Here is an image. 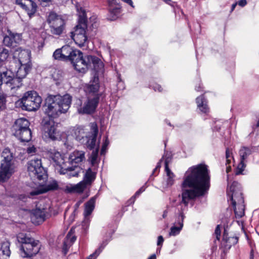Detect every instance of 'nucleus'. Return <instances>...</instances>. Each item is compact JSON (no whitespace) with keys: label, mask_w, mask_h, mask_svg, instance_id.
Masks as SVG:
<instances>
[{"label":"nucleus","mask_w":259,"mask_h":259,"mask_svg":"<svg viewBox=\"0 0 259 259\" xmlns=\"http://www.w3.org/2000/svg\"><path fill=\"white\" fill-rule=\"evenodd\" d=\"M210 187V176L207 166L199 164L190 167L186 172L181 184L182 202L184 207L179 209L178 217L174 225L170 228L169 236H176L182 230L185 218L184 211L191 200L204 195Z\"/></svg>","instance_id":"f257e3e1"},{"label":"nucleus","mask_w":259,"mask_h":259,"mask_svg":"<svg viewBox=\"0 0 259 259\" xmlns=\"http://www.w3.org/2000/svg\"><path fill=\"white\" fill-rule=\"evenodd\" d=\"M71 103V97L68 94L63 96L50 95L46 99L45 113L50 117L57 118L67 111Z\"/></svg>","instance_id":"f03ea898"},{"label":"nucleus","mask_w":259,"mask_h":259,"mask_svg":"<svg viewBox=\"0 0 259 259\" xmlns=\"http://www.w3.org/2000/svg\"><path fill=\"white\" fill-rule=\"evenodd\" d=\"M70 62L75 69L81 73H85L92 66L96 72L102 71L104 68V64L100 59L91 55L83 57L79 50L78 54L76 53V56H74Z\"/></svg>","instance_id":"7ed1b4c3"},{"label":"nucleus","mask_w":259,"mask_h":259,"mask_svg":"<svg viewBox=\"0 0 259 259\" xmlns=\"http://www.w3.org/2000/svg\"><path fill=\"white\" fill-rule=\"evenodd\" d=\"M87 19L84 17H80L78 24L76 25L74 32L71 33V37L76 45L81 47L88 40Z\"/></svg>","instance_id":"20e7f679"},{"label":"nucleus","mask_w":259,"mask_h":259,"mask_svg":"<svg viewBox=\"0 0 259 259\" xmlns=\"http://www.w3.org/2000/svg\"><path fill=\"white\" fill-rule=\"evenodd\" d=\"M42 100L38 94L34 91L26 92L21 99L23 107L28 111H35L38 109Z\"/></svg>","instance_id":"39448f33"},{"label":"nucleus","mask_w":259,"mask_h":259,"mask_svg":"<svg viewBox=\"0 0 259 259\" xmlns=\"http://www.w3.org/2000/svg\"><path fill=\"white\" fill-rule=\"evenodd\" d=\"M99 100L98 95L93 97H89L82 103L81 100H78L76 103V107L78 113L81 114H90L95 112Z\"/></svg>","instance_id":"423d86ee"},{"label":"nucleus","mask_w":259,"mask_h":259,"mask_svg":"<svg viewBox=\"0 0 259 259\" xmlns=\"http://www.w3.org/2000/svg\"><path fill=\"white\" fill-rule=\"evenodd\" d=\"M27 169L30 177L34 179L44 180L47 178L46 172L39 159L30 160L27 163Z\"/></svg>","instance_id":"0eeeda50"},{"label":"nucleus","mask_w":259,"mask_h":259,"mask_svg":"<svg viewBox=\"0 0 259 259\" xmlns=\"http://www.w3.org/2000/svg\"><path fill=\"white\" fill-rule=\"evenodd\" d=\"M47 22L52 34L59 35L63 32L65 22L60 16L54 12H51L48 16Z\"/></svg>","instance_id":"6e6552de"},{"label":"nucleus","mask_w":259,"mask_h":259,"mask_svg":"<svg viewBox=\"0 0 259 259\" xmlns=\"http://www.w3.org/2000/svg\"><path fill=\"white\" fill-rule=\"evenodd\" d=\"M60 134L57 130V125L53 121L50 120L44 124L42 138L45 140L55 141L60 139Z\"/></svg>","instance_id":"1a4fd4ad"},{"label":"nucleus","mask_w":259,"mask_h":259,"mask_svg":"<svg viewBox=\"0 0 259 259\" xmlns=\"http://www.w3.org/2000/svg\"><path fill=\"white\" fill-rule=\"evenodd\" d=\"M228 195L231 200L233 205L244 203V199L241 191V187L238 183L236 182H233L230 187V191L228 192Z\"/></svg>","instance_id":"9d476101"},{"label":"nucleus","mask_w":259,"mask_h":259,"mask_svg":"<svg viewBox=\"0 0 259 259\" xmlns=\"http://www.w3.org/2000/svg\"><path fill=\"white\" fill-rule=\"evenodd\" d=\"M37 242L34 239L31 242H27L21 245L20 247V254L23 257H30L36 254L39 251Z\"/></svg>","instance_id":"9b49d317"},{"label":"nucleus","mask_w":259,"mask_h":259,"mask_svg":"<svg viewBox=\"0 0 259 259\" xmlns=\"http://www.w3.org/2000/svg\"><path fill=\"white\" fill-rule=\"evenodd\" d=\"M15 2L26 11L29 17H31L36 11V5L31 0H16Z\"/></svg>","instance_id":"f8f14e48"},{"label":"nucleus","mask_w":259,"mask_h":259,"mask_svg":"<svg viewBox=\"0 0 259 259\" xmlns=\"http://www.w3.org/2000/svg\"><path fill=\"white\" fill-rule=\"evenodd\" d=\"M15 171V167L5 163H1L0 167V182L7 181Z\"/></svg>","instance_id":"ddd939ff"},{"label":"nucleus","mask_w":259,"mask_h":259,"mask_svg":"<svg viewBox=\"0 0 259 259\" xmlns=\"http://www.w3.org/2000/svg\"><path fill=\"white\" fill-rule=\"evenodd\" d=\"M46 210L40 208H36L32 211L31 220L32 222L35 225H39L46 220Z\"/></svg>","instance_id":"4468645a"},{"label":"nucleus","mask_w":259,"mask_h":259,"mask_svg":"<svg viewBox=\"0 0 259 259\" xmlns=\"http://www.w3.org/2000/svg\"><path fill=\"white\" fill-rule=\"evenodd\" d=\"M21 41V36L19 34L10 33L4 37V44L8 47H15Z\"/></svg>","instance_id":"2eb2a0df"},{"label":"nucleus","mask_w":259,"mask_h":259,"mask_svg":"<svg viewBox=\"0 0 259 259\" xmlns=\"http://www.w3.org/2000/svg\"><path fill=\"white\" fill-rule=\"evenodd\" d=\"M97 169L96 168H89L85 171L83 180L81 181L87 188L88 186H91L95 181Z\"/></svg>","instance_id":"dca6fc26"},{"label":"nucleus","mask_w":259,"mask_h":259,"mask_svg":"<svg viewBox=\"0 0 259 259\" xmlns=\"http://www.w3.org/2000/svg\"><path fill=\"white\" fill-rule=\"evenodd\" d=\"M87 188L83 184L80 182L77 184H69L64 188L63 190L67 193H82Z\"/></svg>","instance_id":"f3484780"},{"label":"nucleus","mask_w":259,"mask_h":259,"mask_svg":"<svg viewBox=\"0 0 259 259\" xmlns=\"http://www.w3.org/2000/svg\"><path fill=\"white\" fill-rule=\"evenodd\" d=\"M63 60L71 61L74 56H76V53L78 54V51L76 49H73L69 46H64L61 49Z\"/></svg>","instance_id":"a211bd4d"},{"label":"nucleus","mask_w":259,"mask_h":259,"mask_svg":"<svg viewBox=\"0 0 259 259\" xmlns=\"http://www.w3.org/2000/svg\"><path fill=\"white\" fill-rule=\"evenodd\" d=\"M82 172V169L79 166H74L68 167L66 168H61L60 170L61 174L66 175L68 178L77 177L79 174Z\"/></svg>","instance_id":"6ab92c4d"},{"label":"nucleus","mask_w":259,"mask_h":259,"mask_svg":"<svg viewBox=\"0 0 259 259\" xmlns=\"http://www.w3.org/2000/svg\"><path fill=\"white\" fill-rule=\"evenodd\" d=\"M91 130L92 136L88 140L87 145L89 149H92L96 145L97 136L98 133V128L96 123L93 122L91 123Z\"/></svg>","instance_id":"aec40b11"},{"label":"nucleus","mask_w":259,"mask_h":259,"mask_svg":"<svg viewBox=\"0 0 259 259\" xmlns=\"http://www.w3.org/2000/svg\"><path fill=\"white\" fill-rule=\"evenodd\" d=\"M29 122L25 118H19L16 120L13 126L14 132H17V134L20 133V131L29 128Z\"/></svg>","instance_id":"412c9836"},{"label":"nucleus","mask_w":259,"mask_h":259,"mask_svg":"<svg viewBox=\"0 0 259 259\" xmlns=\"http://www.w3.org/2000/svg\"><path fill=\"white\" fill-rule=\"evenodd\" d=\"M48 155L49 158L57 165L61 166L64 163L63 156L55 149H50L48 151Z\"/></svg>","instance_id":"4be33fe9"},{"label":"nucleus","mask_w":259,"mask_h":259,"mask_svg":"<svg viewBox=\"0 0 259 259\" xmlns=\"http://www.w3.org/2000/svg\"><path fill=\"white\" fill-rule=\"evenodd\" d=\"M58 189V185L56 181H53L52 182L48 184L45 189H40L34 190L30 192L29 197H32L35 195H37L40 194L45 193L50 190H55Z\"/></svg>","instance_id":"5701e85b"},{"label":"nucleus","mask_w":259,"mask_h":259,"mask_svg":"<svg viewBox=\"0 0 259 259\" xmlns=\"http://www.w3.org/2000/svg\"><path fill=\"white\" fill-rule=\"evenodd\" d=\"M117 0H109V13L110 17L109 19L110 20H115L120 12L119 6L116 5Z\"/></svg>","instance_id":"b1692460"},{"label":"nucleus","mask_w":259,"mask_h":259,"mask_svg":"<svg viewBox=\"0 0 259 259\" xmlns=\"http://www.w3.org/2000/svg\"><path fill=\"white\" fill-rule=\"evenodd\" d=\"M7 76L6 78L8 80V83L7 84H10V88L12 90L14 89L15 88H20L22 83H21L22 80L20 79L19 78L13 77L12 76V72L10 71H6Z\"/></svg>","instance_id":"393cba45"},{"label":"nucleus","mask_w":259,"mask_h":259,"mask_svg":"<svg viewBox=\"0 0 259 259\" xmlns=\"http://www.w3.org/2000/svg\"><path fill=\"white\" fill-rule=\"evenodd\" d=\"M72 231V230H71L69 232L64 241L63 251L65 254L67 253L69 248L72 245L73 242L76 240V237L73 235Z\"/></svg>","instance_id":"a878e982"},{"label":"nucleus","mask_w":259,"mask_h":259,"mask_svg":"<svg viewBox=\"0 0 259 259\" xmlns=\"http://www.w3.org/2000/svg\"><path fill=\"white\" fill-rule=\"evenodd\" d=\"M19 135L17 132H14V135L22 142H28L31 139V132L30 128L20 131Z\"/></svg>","instance_id":"bb28decb"},{"label":"nucleus","mask_w":259,"mask_h":259,"mask_svg":"<svg viewBox=\"0 0 259 259\" xmlns=\"http://www.w3.org/2000/svg\"><path fill=\"white\" fill-rule=\"evenodd\" d=\"M18 60L20 65L30 64V53L27 50H21L18 54Z\"/></svg>","instance_id":"cd10ccee"},{"label":"nucleus","mask_w":259,"mask_h":259,"mask_svg":"<svg viewBox=\"0 0 259 259\" xmlns=\"http://www.w3.org/2000/svg\"><path fill=\"white\" fill-rule=\"evenodd\" d=\"M69 159L72 163H78L85 159L84 152L82 151H75L72 152Z\"/></svg>","instance_id":"c85d7f7f"},{"label":"nucleus","mask_w":259,"mask_h":259,"mask_svg":"<svg viewBox=\"0 0 259 259\" xmlns=\"http://www.w3.org/2000/svg\"><path fill=\"white\" fill-rule=\"evenodd\" d=\"M2 156L3 157V160L2 161L1 163L7 164L11 167H15L12 162V154L11 153L10 150L9 149L6 148L3 150L2 153Z\"/></svg>","instance_id":"c756f323"},{"label":"nucleus","mask_w":259,"mask_h":259,"mask_svg":"<svg viewBox=\"0 0 259 259\" xmlns=\"http://www.w3.org/2000/svg\"><path fill=\"white\" fill-rule=\"evenodd\" d=\"M196 101L198 108L202 113H207L209 111L207 102L203 96L197 97Z\"/></svg>","instance_id":"7c9ffc66"},{"label":"nucleus","mask_w":259,"mask_h":259,"mask_svg":"<svg viewBox=\"0 0 259 259\" xmlns=\"http://www.w3.org/2000/svg\"><path fill=\"white\" fill-rule=\"evenodd\" d=\"M30 65H21L16 73V77L22 79L25 78L30 71Z\"/></svg>","instance_id":"2f4dec72"},{"label":"nucleus","mask_w":259,"mask_h":259,"mask_svg":"<svg viewBox=\"0 0 259 259\" xmlns=\"http://www.w3.org/2000/svg\"><path fill=\"white\" fill-rule=\"evenodd\" d=\"M168 160L166 159L165 160V170L166 174V183L167 186H171L174 184L175 182V175L174 173L170 170L168 166Z\"/></svg>","instance_id":"473e14b6"},{"label":"nucleus","mask_w":259,"mask_h":259,"mask_svg":"<svg viewBox=\"0 0 259 259\" xmlns=\"http://www.w3.org/2000/svg\"><path fill=\"white\" fill-rule=\"evenodd\" d=\"M96 197H93L85 204L84 214L85 217L90 215L95 208Z\"/></svg>","instance_id":"72a5a7b5"},{"label":"nucleus","mask_w":259,"mask_h":259,"mask_svg":"<svg viewBox=\"0 0 259 259\" xmlns=\"http://www.w3.org/2000/svg\"><path fill=\"white\" fill-rule=\"evenodd\" d=\"M17 239L21 245H23L25 243H27V242H31L34 239L29 234L25 233H20L17 235Z\"/></svg>","instance_id":"f704fd0d"},{"label":"nucleus","mask_w":259,"mask_h":259,"mask_svg":"<svg viewBox=\"0 0 259 259\" xmlns=\"http://www.w3.org/2000/svg\"><path fill=\"white\" fill-rule=\"evenodd\" d=\"M223 240L226 243V247L230 248L232 245L236 244L238 242L237 237H228V234L224 232Z\"/></svg>","instance_id":"c9c22d12"},{"label":"nucleus","mask_w":259,"mask_h":259,"mask_svg":"<svg viewBox=\"0 0 259 259\" xmlns=\"http://www.w3.org/2000/svg\"><path fill=\"white\" fill-rule=\"evenodd\" d=\"M252 152L251 148L247 147H242L239 151L240 159L246 161L247 157L252 153Z\"/></svg>","instance_id":"e433bc0d"},{"label":"nucleus","mask_w":259,"mask_h":259,"mask_svg":"<svg viewBox=\"0 0 259 259\" xmlns=\"http://www.w3.org/2000/svg\"><path fill=\"white\" fill-rule=\"evenodd\" d=\"M234 212L236 218H240L244 215V205L238 204L237 205H233Z\"/></svg>","instance_id":"4c0bfd02"},{"label":"nucleus","mask_w":259,"mask_h":259,"mask_svg":"<svg viewBox=\"0 0 259 259\" xmlns=\"http://www.w3.org/2000/svg\"><path fill=\"white\" fill-rule=\"evenodd\" d=\"M10 243L8 241H5L2 243L1 251L3 255L9 257L11 254L10 249Z\"/></svg>","instance_id":"58836bf2"},{"label":"nucleus","mask_w":259,"mask_h":259,"mask_svg":"<svg viewBox=\"0 0 259 259\" xmlns=\"http://www.w3.org/2000/svg\"><path fill=\"white\" fill-rule=\"evenodd\" d=\"M89 90L91 92L96 93L99 89V85L98 79H94L93 82H90L88 87Z\"/></svg>","instance_id":"ea45409f"},{"label":"nucleus","mask_w":259,"mask_h":259,"mask_svg":"<svg viewBox=\"0 0 259 259\" xmlns=\"http://www.w3.org/2000/svg\"><path fill=\"white\" fill-rule=\"evenodd\" d=\"M9 55V51L6 49H4L0 53V66L7 60Z\"/></svg>","instance_id":"a19ab883"},{"label":"nucleus","mask_w":259,"mask_h":259,"mask_svg":"<svg viewBox=\"0 0 259 259\" xmlns=\"http://www.w3.org/2000/svg\"><path fill=\"white\" fill-rule=\"evenodd\" d=\"M97 158H98V150L93 151L91 156V163L93 166V168L97 169Z\"/></svg>","instance_id":"79ce46f5"},{"label":"nucleus","mask_w":259,"mask_h":259,"mask_svg":"<svg viewBox=\"0 0 259 259\" xmlns=\"http://www.w3.org/2000/svg\"><path fill=\"white\" fill-rule=\"evenodd\" d=\"M245 162V161L242 160L241 159H240V162L239 163V164L238 165V166L235 171V173L236 175H238L242 174V171L244 170V169L246 166Z\"/></svg>","instance_id":"37998d69"},{"label":"nucleus","mask_w":259,"mask_h":259,"mask_svg":"<svg viewBox=\"0 0 259 259\" xmlns=\"http://www.w3.org/2000/svg\"><path fill=\"white\" fill-rule=\"evenodd\" d=\"M105 245H101L95 251L91 254L88 258V259H95L102 251L103 248Z\"/></svg>","instance_id":"c03bdc74"},{"label":"nucleus","mask_w":259,"mask_h":259,"mask_svg":"<svg viewBox=\"0 0 259 259\" xmlns=\"http://www.w3.org/2000/svg\"><path fill=\"white\" fill-rule=\"evenodd\" d=\"M226 165H227L231 162V160L233 158L232 151L228 148L226 151Z\"/></svg>","instance_id":"a18cd8bd"},{"label":"nucleus","mask_w":259,"mask_h":259,"mask_svg":"<svg viewBox=\"0 0 259 259\" xmlns=\"http://www.w3.org/2000/svg\"><path fill=\"white\" fill-rule=\"evenodd\" d=\"M53 56L55 59L63 60L61 49L56 50L54 53Z\"/></svg>","instance_id":"49530a36"},{"label":"nucleus","mask_w":259,"mask_h":259,"mask_svg":"<svg viewBox=\"0 0 259 259\" xmlns=\"http://www.w3.org/2000/svg\"><path fill=\"white\" fill-rule=\"evenodd\" d=\"M145 190V188L144 186L142 187L138 191L136 192L134 196L131 198V200H132V202H134L135 201L136 197L139 196L140 194H141Z\"/></svg>","instance_id":"de8ad7c7"},{"label":"nucleus","mask_w":259,"mask_h":259,"mask_svg":"<svg viewBox=\"0 0 259 259\" xmlns=\"http://www.w3.org/2000/svg\"><path fill=\"white\" fill-rule=\"evenodd\" d=\"M109 144V141H108L107 137H106V139L104 142V144L102 146V148L101 149V154H104L105 151L107 146H108Z\"/></svg>","instance_id":"09e8293b"},{"label":"nucleus","mask_w":259,"mask_h":259,"mask_svg":"<svg viewBox=\"0 0 259 259\" xmlns=\"http://www.w3.org/2000/svg\"><path fill=\"white\" fill-rule=\"evenodd\" d=\"M221 235V229L220 225H218L215 229L214 235L215 236L216 239L219 240Z\"/></svg>","instance_id":"8fccbe9b"},{"label":"nucleus","mask_w":259,"mask_h":259,"mask_svg":"<svg viewBox=\"0 0 259 259\" xmlns=\"http://www.w3.org/2000/svg\"><path fill=\"white\" fill-rule=\"evenodd\" d=\"M153 88L155 91H158V92H161L162 91L161 87L157 84H155L153 86Z\"/></svg>","instance_id":"3c124183"},{"label":"nucleus","mask_w":259,"mask_h":259,"mask_svg":"<svg viewBox=\"0 0 259 259\" xmlns=\"http://www.w3.org/2000/svg\"><path fill=\"white\" fill-rule=\"evenodd\" d=\"M27 152L28 153H33L35 152V148L32 146L27 148Z\"/></svg>","instance_id":"603ef678"},{"label":"nucleus","mask_w":259,"mask_h":259,"mask_svg":"<svg viewBox=\"0 0 259 259\" xmlns=\"http://www.w3.org/2000/svg\"><path fill=\"white\" fill-rule=\"evenodd\" d=\"M164 240L162 236H159L158 237L157 245H160L162 244Z\"/></svg>","instance_id":"864d4df0"},{"label":"nucleus","mask_w":259,"mask_h":259,"mask_svg":"<svg viewBox=\"0 0 259 259\" xmlns=\"http://www.w3.org/2000/svg\"><path fill=\"white\" fill-rule=\"evenodd\" d=\"M247 2L246 0H240L238 3V4L241 7L245 6Z\"/></svg>","instance_id":"5fc2aeb1"},{"label":"nucleus","mask_w":259,"mask_h":259,"mask_svg":"<svg viewBox=\"0 0 259 259\" xmlns=\"http://www.w3.org/2000/svg\"><path fill=\"white\" fill-rule=\"evenodd\" d=\"M123 2L128 4L130 6H131L133 8H134L133 5V3L132 0H122Z\"/></svg>","instance_id":"6e6d98bb"},{"label":"nucleus","mask_w":259,"mask_h":259,"mask_svg":"<svg viewBox=\"0 0 259 259\" xmlns=\"http://www.w3.org/2000/svg\"><path fill=\"white\" fill-rule=\"evenodd\" d=\"M77 132H78V133H80V134H81V135H82V134H83V131L82 130H80V129H78V128H77V129H76V130H75V135H76V134H77Z\"/></svg>","instance_id":"4d7b16f0"},{"label":"nucleus","mask_w":259,"mask_h":259,"mask_svg":"<svg viewBox=\"0 0 259 259\" xmlns=\"http://www.w3.org/2000/svg\"><path fill=\"white\" fill-rule=\"evenodd\" d=\"M167 211L166 210H164L163 211L162 217L163 218H165L167 217Z\"/></svg>","instance_id":"13d9d810"},{"label":"nucleus","mask_w":259,"mask_h":259,"mask_svg":"<svg viewBox=\"0 0 259 259\" xmlns=\"http://www.w3.org/2000/svg\"><path fill=\"white\" fill-rule=\"evenodd\" d=\"M237 5V3H235V4H233L232 5V8H231V12H232L235 8L236 6Z\"/></svg>","instance_id":"bf43d9fd"},{"label":"nucleus","mask_w":259,"mask_h":259,"mask_svg":"<svg viewBox=\"0 0 259 259\" xmlns=\"http://www.w3.org/2000/svg\"><path fill=\"white\" fill-rule=\"evenodd\" d=\"M148 259H156L155 254H153L151 255Z\"/></svg>","instance_id":"052dcab7"},{"label":"nucleus","mask_w":259,"mask_h":259,"mask_svg":"<svg viewBox=\"0 0 259 259\" xmlns=\"http://www.w3.org/2000/svg\"><path fill=\"white\" fill-rule=\"evenodd\" d=\"M231 166L230 165L227 166L226 172L228 173L231 170Z\"/></svg>","instance_id":"680f3d73"},{"label":"nucleus","mask_w":259,"mask_h":259,"mask_svg":"<svg viewBox=\"0 0 259 259\" xmlns=\"http://www.w3.org/2000/svg\"><path fill=\"white\" fill-rule=\"evenodd\" d=\"M250 259H253V253H252V250L250 252Z\"/></svg>","instance_id":"e2e57ef3"},{"label":"nucleus","mask_w":259,"mask_h":259,"mask_svg":"<svg viewBox=\"0 0 259 259\" xmlns=\"http://www.w3.org/2000/svg\"><path fill=\"white\" fill-rule=\"evenodd\" d=\"M83 138V136L82 135H81L80 136H76V138L78 140H80L81 138Z\"/></svg>","instance_id":"0e129e2a"},{"label":"nucleus","mask_w":259,"mask_h":259,"mask_svg":"<svg viewBox=\"0 0 259 259\" xmlns=\"http://www.w3.org/2000/svg\"><path fill=\"white\" fill-rule=\"evenodd\" d=\"M257 126H259V120L258 121L257 123Z\"/></svg>","instance_id":"69168bd1"},{"label":"nucleus","mask_w":259,"mask_h":259,"mask_svg":"<svg viewBox=\"0 0 259 259\" xmlns=\"http://www.w3.org/2000/svg\"><path fill=\"white\" fill-rule=\"evenodd\" d=\"M165 1L167 2V1H170V0H165Z\"/></svg>","instance_id":"338daca9"}]
</instances>
